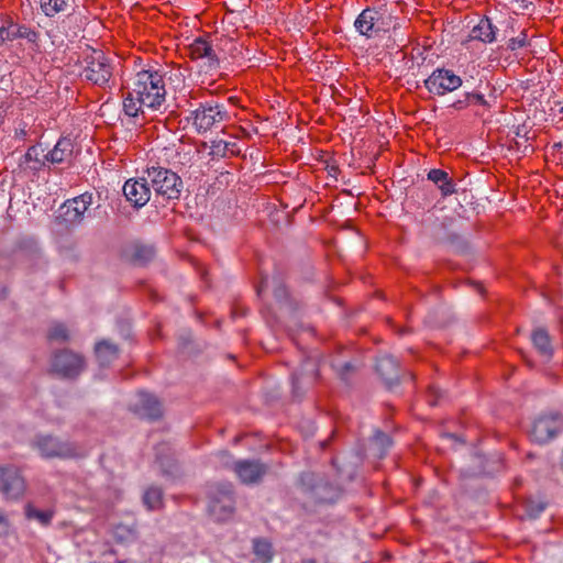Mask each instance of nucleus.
Listing matches in <instances>:
<instances>
[{
    "label": "nucleus",
    "mask_w": 563,
    "mask_h": 563,
    "mask_svg": "<svg viewBox=\"0 0 563 563\" xmlns=\"http://www.w3.org/2000/svg\"><path fill=\"white\" fill-rule=\"evenodd\" d=\"M165 85L158 71L143 70L136 74L131 90L123 100V110L129 117H136L143 107L158 110L165 102Z\"/></svg>",
    "instance_id": "f257e3e1"
},
{
    "label": "nucleus",
    "mask_w": 563,
    "mask_h": 563,
    "mask_svg": "<svg viewBox=\"0 0 563 563\" xmlns=\"http://www.w3.org/2000/svg\"><path fill=\"white\" fill-rule=\"evenodd\" d=\"M208 511L216 521H227L235 510L234 488L230 483H218L209 493Z\"/></svg>",
    "instance_id": "f03ea898"
},
{
    "label": "nucleus",
    "mask_w": 563,
    "mask_h": 563,
    "mask_svg": "<svg viewBox=\"0 0 563 563\" xmlns=\"http://www.w3.org/2000/svg\"><path fill=\"white\" fill-rule=\"evenodd\" d=\"M148 183L154 191L168 200L179 199L183 191L181 178L170 169L152 166L146 169Z\"/></svg>",
    "instance_id": "7ed1b4c3"
},
{
    "label": "nucleus",
    "mask_w": 563,
    "mask_h": 563,
    "mask_svg": "<svg viewBox=\"0 0 563 563\" xmlns=\"http://www.w3.org/2000/svg\"><path fill=\"white\" fill-rule=\"evenodd\" d=\"M31 445L44 459H73L79 456L75 444L51 434H37Z\"/></svg>",
    "instance_id": "20e7f679"
},
{
    "label": "nucleus",
    "mask_w": 563,
    "mask_h": 563,
    "mask_svg": "<svg viewBox=\"0 0 563 563\" xmlns=\"http://www.w3.org/2000/svg\"><path fill=\"white\" fill-rule=\"evenodd\" d=\"M81 75L86 80L99 87H106L112 77V65L102 51L92 49L84 58Z\"/></svg>",
    "instance_id": "39448f33"
},
{
    "label": "nucleus",
    "mask_w": 563,
    "mask_h": 563,
    "mask_svg": "<svg viewBox=\"0 0 563 563\" xmlns=\"http://www.w3.org/2000/svg\"><path fill=\"white\" fill-rule=\"evenodd\" d=\"M194 125L199 133L209 131L216 123H220L228 118V112L223 104L207 101L191 111Z\"/></svg>",
    "instance_id": "423d86ee"
},
{
    "label": "nucleus",
    "mask_w": 563,
    "mask_h": 563,
    "mask_svg": "<svg viewBox=\"0 0 563 563\" xmlns=\"http://www.w3.org/2000/svg\"><path fill=\"white\" fill-rule=\"evenodd\" d=\"M85 367L86 362L84 356L70 350L56 352L52 361L53 371L65 378L78 377Z\"/></svg>",
    "instance_id": "0eeeda50"
},
{
    "label": "nucleus",
    "mask_w": 563,
    "mask_h": 563,
    "mask_svg": "<svg viewBox=\"0 0 563 563\" xmlns=\"http://www.w3.org/2000/svg\"><path fill=\"white\" fill-rule=\"evenodd\" d=\"M92 205V194L85 192L73 199L66 200L59 208V216L66 224H79L84 220V216Z\"/></svg>",
    "instance_id": "6e6552de"
},
{
    "label": "nucleus",
    "mask_w": 563,
    "mask_h": 563,
    "mask_svg": "<svg viewBox=\"0 0 563 563\" xmlns=\"http://www.w3.org/2000/svg\"><path fill=\"white\" fill-rule=\"evenodd\" d=\"M461 77L449 69H435L426 80L429 92L438 96L451 92L462 86Z\"/></svg>",
    "instance_id": "1a4fd4ad"
},
{
    "label": "nucleus",
    "mask_w": 563,
    "mask_h": 563,
    "mask_svg": "<svg viewBox=\"0 0 563 563\" xmlns=\"http://www.w3.org/2000/svg\"><path fill=\"white\" fill-rule=\"evenodd\" d=\"M562 426L563 419L558 413L541 416L533 422L530 437L537 443H547L560 432Z\"/></svg>",
    "instance_id": "9d476101"
},
{
    "label": "nucleus",
    "mask_w": 563,
    "mask_h": 563,
    "mask_svg": "<svg viewBox=\"0 0 563 563\" xmlns=\"http://www.w3.org/2000/svg\"><path fill=\"white\" fill-rule=\"evenodd\" d=\"M25 482L15 466L0 467V493L8 499H16L23 495Z\"/></svg>",
    "instance_id": "9b49d317"
},
{
    "label": "nucleus",
    "mask_w": 563,
    "mask_h": 563,
    "mask_svg": "<svg viewBox=\"0 0 563 563\" xmlns=\"http://www.w3.org/2000/svg\"><path fill=\"white\" fill-rule=\"evenodd\" d=\"M268 465L260 460H240L234 463V473L245 485L260 483L268 472Z\"/></svg>",
    "instance_id": "f8f14e48"
},
{
    "label": "nucleus",
    "mask_w": 563,
    "mask_h": 563,
    "mask_svg": "<svg viewBox=\"0 0 563 563\" xmlns=\"http://www.w3.org/2000/svg\"><path fill=\"white\" fill-rule=\"evenodd\" d=\"M123 194L126 200L136 209L145 206L151 198L147 177L140 179H129L123 186Z\"/></svg>",
    "instance_id": "ddd939ff"
},
{
    "label": "nucleus",
    "mask_w": 563,
    "mask_h": 563,
    "mask_svg": "<svg viewBox=\"0 0 563 563\" xmlns=\"http://www.w3.org/2000/svg\"><path fill=\"white\" fill-rule=\"evenodd\" d=\"M136 415L148 420H156L162 417V405L158 399L147 393L141 391L136 395V400L132 405Z\"/></svg>",
    "instance_id": "4468645a"
},
{
    "label": "nucleus",
    "mask_w": 563,
    "mask_h": 563,
    "mask_svg": "<svg viewBox=\"0 0 563 563\" xmlns=\"http://www.w3.org/2000/svg\"><path fill=\"white\" fill-rule=\"evenodd\" d=\"M318 365L312 358H307L299 372L292 374V393L295 397L303 394V387H307L317 379Z\"/></svg>",
    "instance_id": "2eb2a0df"
},
{
    "label": "nucleus",
    "mask_w": 563,
    "mask_h": 563,
    "mask_svg": "<svg viewBox=\"0 0 563 563\" xmlns=\"http://www.w3.org/2000/svg\"><path fill=\"white\" fill-rule=\"evenodd\" d=\"M156 255L154 245L140 241L130 243L124 250V256L133 265L144 266L152 262Z\"/></svg>",
    "instance_id": "dca6fc26"
},
{
    "label": "nucleus",
    "mask_w": 563,
    "mask_h": 563,
    "mask_svg": "<svg viewBox=\"0 0 563 563\" xmlns=\"http://www.w3.org/2000/svg\"><path fill=\"white\" fill-rule=\"evenodd\" d=\"M376 372L384 380L387 388L391 389L399 383V367L397 361L390 355H383L377 358Z\"/></svg>",
    "instance_id": "f3484780"
},
{
    "label": "nucleus",
    "mask_w": 563,
    "mask_h": 563,
    "mask_svg": "<svg viewBox=\"0 0 563 563\" xmlns=\"http://www.w3.org/2000/svg\"><path fill=\"white\" fill-rule=\"evenodd\" d=\"M309 490L312 499L320 504L334 503L342 494V490L338 485H333L321 478L313 483Z\"/></svg>",
    "instance_id": "a211bd4d"
},
{
    "label": "nucleus",
    "mask_w": 563,
    "mask_h": 563,
    "mask_svg": "<svg viewBox=\"0 0 563 563\" xmlns=\"http://www.w3.org/2000/svg\"><path fill=\"white\" fill-rule=\"evenodd\" d=\"M189 54L194 59L206 58L209 68L219 67L220 60L212 45L203 37L196 38L189 45Z\"/></svg>",
    "instance_id": "6ab92c4d"
},
{
    "label": "nucleus",
    "mask_w": 563,
    "mask_h": 563,
    "mask_svg": "<svg viewBox=\"0 0 563 563\" xmlns=\"http://www.w3.org/2000/svg\"><path fill=\"white\" fill-rule=\"evenodd\" d=\"M269 286L273 287V292L276 301L280 305V308L286 310H292V303L288 296V290L282 279L274 277L272 280L268 277H263L260 286L257 287V294L261 295Z\"/></svg>",
    "instance_id": "aec40b11"
},
{
    "label": "nucleus",
    "mask_w": 563,
    "mask_h": 563,
    "mask_svg": "<svg viewBox=\"0 0 563 563\" xmlns=\"http://www.w3.org/2000/svg\"><path fill=\"white\" fill-rule=\"evenodd\" d=\"M377 19L378 12L375 9L366 8L356 18L354 26L361 35L369 38L378 31L375 29Z\"/></svg>",
    "instance_id": "412c9836"
},
{
    "label": "nucleus",
    "mask_w": 563,
    "mask_h": 563,
    "mask_svg": "<svg viewBox=\"0 0 563 563\" xmlns=\"http://www.w3.org/2000/svg\"><path fill=\"white\" fill-rule=\"evenodd\" d=\"M74 152V143L68 137H62L57 141L53 150L46 153L44 158L52 164H60L68 161Z\"/></svg>",
    "instance_id": "4be33fe9"
},
{
    "label": "nucleus",
    "mask_w": 563,
    "mask_h": 563,
    "mask_svg": "<svg viewBox=\"0 0 563 563\" xmlns=\"http://www.w3.org/2000/svg\"><path fill=\"white\" fill-rule=\"evenodd\" d=\"M43 155L45 154L42 148H40L37 145H32L20 158L19 166L24 170L29 169L31 172H38L45 166L47 162Z\"/></svg>",
    "instance_id": "5701e85b"
},
{
    "label": "nucleus",
    "mask_w": 563,
    "mask_h": 563,
    "mask_svg": "<svg viewBox=\"0 0 563 563\" xmlns=\"http://www.w3.org/2000/svg\"><path fill=\"white\" fill-rule=\"evenodd\" d=\"M428 179L432 181L434 185H437V187L441 191L442 197L451 196L456 191L455 183L443 169H430L428 173Z\"/></svg>",
    "instance_id": "b1692460"
},
{
    "label": "nucleus",
    "mask_w": 563,
    "mask_h": 563,
    "mask_svg": "<svg viewBox=\"0 0 563 563\" xmlns=\"http://www.w3.org/2000/svg\"><path fill=\"white\" fill-rule=\"evenodd\" d=\"M95 353L101 366H108L119 357V347L109 340H102L95 346Z\"/></svg>",
    "instance_id": "393cba45"
},
{
    "label": "nucleus",
    "mask_w": 563,
    "mask_h": 563,
    "mask_svg": "<svg viewBox=\"0 0 563 563\" xmlns=\"http://www.w3.org/2000/svg\"><path fill=\"white\" fill-rule=\"evenodd\" d=\"M531 340L533 346L542 357H544L545 360H550L552 357L553 347L551 344L549 333L544 329H536L532 332Z\"/></svg>",
    "instance_id": "a878e982"
},
{
    "label": "nucleus",
    "mask_w": 563,
    "mask_h": 563,
    "mask_svg": "<svg viewBox=\"0 0 563 563\" xmlns=\"http://www.w3.org/2000/svg\"><path fill=\"white\" fill-rule=\"evenodd\" d=\"M496 30L490 19L483 18L479 20L478 24L473 27L471 36L485 43H492L496 40Z\"/></svg>",
    "instance_id": "bb28decb"
},
{
    "label": "nucleus",
    "mask_w": 563,
    "mask_h": 563,
    "mask_svg": "<svg viewBox=\"0 0 563 563\" xmlns=\"http://www.w3.org/2000/svg\"><path fill=\"white\" fill-rule=\"evenodd\" d=\"M253 554L254 563H269L274 554L272 543L266 539H254Z\"/></svg>",
    "instance_id": "cd10ccee"
},
{
    "label": "nucleus",
    "mask_w": 563,
    "mask_h": 563,
    "mask_svg": "<svg viewBox=\"0 0 563 563\" xmlns=\"http://www.w3.org/2000/svg\"><path fill=\"white\" fill-rule=\"evenodd\" d=\"M11 31L14 34L15 40H25L27 43L37 45L40 40V33L25 24L18 23L11 19Z\"/></svg>",
    "instance_id": "c85d7f7f"
},
{
    "label": "nucleus",
    "mask_w": 563,
    "mask_h": 563,
    "mask_svg": "<svg viewBox=\"0 0 563 563\" xmlns=\"http://www.w3.org/2000/svg\"><path fill=\"white\" fill-rule=\"evenodd\" d=\"M143 505L147 510L155 511L163 507V490L157 486H150L143 494Z\"/></svg>",
    "instance_id": "c756f323"
},
{
    "label": "nucleus",
    "mask_w": 563,
    "mask_h": 563,
    "mask_svg": "<svg viewBox=\"0 0 563 563\" xmlns=\"http://www.w3.org/2000/svg\"><path fill=\"white\" fill-rule=\"evenodd\" d=\"M372 443L376 450V455L382 459L386 454V451L390 448L391 439L383 431L376 430L373 435Z\"/></svg>",
    "instance_id": "7c9ffc66"
},
{
    "label": "nucleus",
    "mask_w": 563,
    "mask_h": 563,
    "mask_svg": "<svg viewBox=\"0 0 563 563\" xmlns=\"http://www.w3.org/2000/svg\"><path fill=\"white\" fill-rule=\"evenodd\" d=\"M25 516L27 519L37 520L42 526H48L53 518V511L40 510L36 509L33 505L27 504L25 506Z\"/></svg>",
    "instance_id": "2f4dec72"
},
{
    "label": "nucleus",
    "mask_w": 563,
    "mask_h": 563,
    "mask_svg": "<svg viewBox=\"0 0 563 563\" xmlns=\"http://www.w3.org/2000/svg\"><path fill=\"white\" fill-rule=\"evenodd\" d=\"M69 331L63 323H54L47 332V339L54 342H67L69 340Z\"/></svg>",
    "instance_id": "473e14b6"
},
{
    "label": "nucleus",
    "mask_w": 563,
    "mask_h": 563,
    "mask_svg": "<svg viewBox=\"0 0 563 563\" xmlns=\"http://www.w3.org/2000/svg\"><path fill=\"white\" fill-rule=\"evenodd\" d=\"M67 2L68 0H41V8L45 15L54 16L66 8Z\"/></svg>",
    "instance_id": "72a5a7b5"
},
{
    "label": "nucleus",
    "mask_w": 563,
    "mask_h": 563,
    "mask_svg": "<svg viewBox=\"0 0 563 563\" xmlns=\"http://www.w3.org/2000/svg\"><path fill=\"white\" fill-rule=\"evenodd\" d=\"M331 366L338 373L342 380L347 382L350 376L355 372L356 366L352 362L333 361Z\"/></svg>",
    "instance_id": "f704fd0d"
},
{
    "label": "nucleus",
    "mask_w": 563,
    "mask_h": 563,
    "mask_svg": "<svg viewBox=\"0 0 563 563\" xmlns=\"http://www.w3.org/2000/svg\"><path fill=\"white\" fill-rule=\"evenodd\" d=\"M113 534L120 542L134 540L136 537V530L125 525H118L114 527Z\"/></svg>",
    "instance_id": "c9c22d12"
},
{
    "label": "nucleus",
    "mask_w": 563,
    "mask_h": 563,
    "mask_svg": "<svg viewBox=\"0 0 563 563\" xmlns=\"http://www.w3.org/2000/svg\"><path fill=\"white\" fill-rule=\"evenodd\" d=\"M8 41H14V34L13 31H11L10 18L0 20V45L4 44Z\"/></svg>",
    "instance_id": "e433bc0d"
},
{
    "label": "nucleus",
    "mask_w": 563,
    "mask_h": 563,
    "mask_svg": "<svg viewBox=\"0 0 563 563\" xmlns=\"http://www.w3.org/2000/svg\"><path fill=\"white\" fill-rule=\"evenodd\" d=\"M545 508V505L541 501L528 499L525 503V509L529 518H537Z\"/></svg>",
    "instance_id": "4c0bfd02"
},
{
    "label": "nucleus",
    "mask_w": 563,
    "mask_h": 563,
    "mask_svg": "<svg viewBox=\"0 0 563 563\" xmlns=\"http://www.w3.org/2000/svg\"><path fill=\"white\" fill-rule=\"evenodd\" d=\"M166 448L165 444H162L157 448V453H156V457H157V461L158 463L161 464L162 466V470L165 474H173L174 473V470H175V464H174V460H170V459H164L162 455H161V451L164 450Z\"/></svg>",
    "instance_id": "58836bf2"
},
{
    "label": "nucleus",
    "mask_w": 563,
    "mask_h": 563,
    "mask_svg": "<svg viewBox=\"0 0 563 563\" xmlns=\"http://www.w3.org/2000/svg\"><path fill=\"white\" fill-rule=\"evenodd\" d=\"M220 465L232 468L234 471V463L236 462L233 455L228 451H221L216 454Z\"/></svg>",
    "instance_id": "ea45409f"
},
{
    "label": "nucleus",
    "mask_w": 563,
    "mask_h": 563,
    "mask_svg": "<svg viewBox=\"0 0 563 563\" xmlns=\"http://www.w3.org/2000/svg\"><path fill=\"white\" fill-rule=\"evenodd\" d=\"M528 44L527 35L522 31L521 34L517 37H512L508 42V48L511 51H516L517 48L525 47Z\"/></svg>",
    "instance_id": "a19ab883"
},
{
    "label": "nucleus",
    "mask_w": 563,
    "mask_h": 563,
    "mask_svg": "<svg viewBox=\"0 0 563 563\" xmlns=\"http://www.w3.org/2000/svg\"><path fill=\"white\" fill-rule=\"evenodd\" d=\"M466 98L468 99L470 104L476 103V104H481L484 107H488V102L485 99L484 95L478 91H470V92L467 91Z\"/></svg>",
    "instance_id": "79ce46f5"
},
{
    "label": "nucleus",
    "mask_w": 563,
    "mask_h": 563,
    "mask_svg": "<svg viewBox=\"0 0 563 563\" xmlns=\"http://www.w3.org/2000/svg\"><path fill=\"white\" fill-rule=\"evenodd\" d=\"M212 153L218 155H225V152L228 150V143L223 141H214L211 145Z\"/></svg>",
    "instance_id": "37998d69"
},
{
    "label": "nucleus",
    "mask_w": 563,
    "mask_h": 563,
    "mask_svg": "<svg viewBox=\"0 0 563 563\" xmlns=\"http://www.w3.org/2000/svg\"><path fill=\"white\" fill-rule=\"evenodd\" d=\"M441 397V393L435 387H430L429 389V402L431 406H435L439 402V399Z\"/></svg>",
    "instance_id": "c03bdc74"
},
{
    "label": "nucleus",
    "mask_w": 563,
    "mask_h": 563,
    "mask_svg": "<svg viewBox=\"0 0 563 563\" xmlns=\"http://www.w3.org/2000/svg\"><path fill=\"white\" fill-rule=\"evenodd\" d=\"M470 106V101L468 99L466 98V93L464 95V98L463 99H459L456 101H454L452 103V107L456 110H462V109H465L466 107Z\"/></svg>",
    "instance_id": "a18cd8bd"
},
{
    "label": "nucleus",
    "mask_w": 563,
    "mask_h": 563,
    "mask_svg": "<svg viewBox=\"0 0 563 563\" xmlns=\"http://www.w3.org/2000/svg\"><path fill=\"white\" fill-rule=\"evenodd\" d=\"M301 481H302L303 484H306V483L307 484H311V483L314 482V475L310 474V473L303 474L302 477H301Z\"/></svg>",
    "instance_id": "49530a36"
},
{
    "label": "nucleus",
    "mask_w": 563,
    "mask_h": 563,
    "mask_svg": "<svg viewBox=\"0 0 563 563\" xmlns=\"http://www.w3.org/2000/svg\"><path fill=\"white\" fill-rule=\"evenodd\" d=\"M0 526H3V527L9 526V520L1 509H0Z\"/></svg>",
    "instance_id": "de8ad7c7"
},
{
    "label": "nucleus",
    "mask_w": 563,
    "mask_h": 563,
    "mask_svg": "<svg viewBox=\"0 0 563 563\" xmlns=\"http://www.w3.org/2000/svg\"><path fill=\"white\" fill-rule=\"evenodd\" d=\"M16 137H24L26 135V131L24 129L15 131Z\"/></svg>",
    "instance_id": "09e8293b"
},
{
    "label": "nucleus",
    "mask_w": 563,
    "mask_h": 563,
    "mask_svg": "<svg viewBox=\"0 0 563 563\" xmlns=\"http://www.w3.org/2000/svg\"><path fill=\"white\" fill-rule=\"evenodd\" d=\"M302 563H316V561L314 560H306Z\"/></svg>",
    "instance_id": "8fccbe9b"
},
{
    "label": "nucleus",
    "mask_w": 563,
    "mask_h": 563,
    "mask_svg": "<svg viewBox=\"0 0 563 563\" xmlns=\"http://www.w3.org/2000/svg\"><path fill=\"white\" fill-rule=\"evenodd\" d=\"M117 563H133L132 561H119Z\"/></svg>",
    "instance_id": "3c124183"
}]
</instances>
